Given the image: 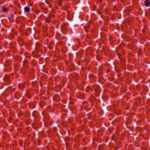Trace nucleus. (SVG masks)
<instances>
[{
	"mask_svg": "<svg viewBox=\"0 0 150 150\" xmlns=\"http://www.w3.org/2000/svg\"><path fill=\"white\" fill-rule=\"evenodd\" d=\"M144 5L146 7H149L150 5V1L146 0L144 2Z\"/></svg>",
	"mask_w": 150,
	"mask_h": 150,
	"instance_id": "nucleus-1",
	"label": "nucleus"
},
{
	"mask_svg": "<svg viewBox=\"0 0 150 150\" xmlns=\"http://www.w3.org/2000/svg\"><path fill=\"white\" fill-rule=\"evenodd\" d=\"M24 11L26 13H28L30 11V9L29 7L26 6L24 8Z\"/></svg>",
	"mask_w": 150,
	"mask_h": 150,
	"instance_id": "nucleus-2",
	"label": "nucleus"
},
{
	"mask_svg": "<svg viewBox=\"0 0 150 150\" xmlns=\"http://www.w3.org/2000/svg\"><path fill=\"white\" fill-rule=\"evenodd\" d=\"M3 9L6 12L7 11V10L6 8H3Z\"/></svg>",
	"mask_w": 150,
	"mask_h": 150,
	"instance_id": "nucleus-3",
	"label": "nucleus"
},
{
	"mask_svg": "<svg viewBox=\"0 0 150 150\" xmlns=\"http://www.w3.org/2000/svg\"><path fill=\"white\" fill-rule=\"evenodd\" d=\"M103 106H104V104H103Z\"/></svg>",
	"mask_w": 150,
	"mask_h": 150,
	"instance_id": "nucleus-4",
	"label": "nucleus"
}]
</instances>
